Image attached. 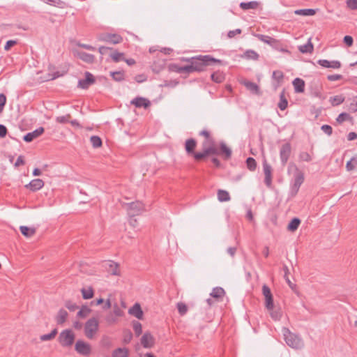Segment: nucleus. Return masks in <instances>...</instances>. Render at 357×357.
<instances>
[{
	"instance_id": "obj_1",
	"label": "nucleus",
	"mask_w": 357,
	"mask_h": 357,
	"mask_svg": "<svg viewBox=\"0 0 357 357\" xmlns=\"http://www.w3.org/2000/svg\"><path fill=\"white\" fill-rule=\"evenodd\" d=\"M192 63L195 72H202L208 66L214 63L222 64V61L211 56V55H199L186 60Z\"/></svg>"
},
{
	"instance_id": "obj_2",
	"label": "nucleus",
	"mask_w": 357,
	"mask_h": 357,
	"mask_svg": "<svg viewBox=\"0 0 357 357\" xmlns=\"http://www.w3.org/2000/svg\"><path fill=\"white\" fill-rule=\"evenodd\" d=\"M202 151L194 153V158L197 161L202 160L210 155L219 154L218 149L215 146L214 139H204L202 144Z\"/></svg>"
},
{
	"instance_id": "obj_3",
	"label": "nucleus",
	"mask_w": 357,
	"mask_h": 357,
	"mask_svg": "<svg viewBox=\"0 0 357 357\" xmlns=\"http://www.w3.org/2000/svg\"><path fill=\"white\" fill-rule=\"evenodd\" d=\"M282 333L289 347L296 349L303 347L304 344L303 340L298 335L292 333L287 328H282Z\"/></svg>"
},
{
	"instance_id": "obj_4",
	"label": "nucleus",
	"mask_w": 357,
	"mask_h": 357,
	"mask_svg": "<svg viewBox=\"0 0 357 357\" xmlns=\"http://www.w3.org/2000/svg\"><path fill=\"white\" fill-rule=\"evenodd\" d=\"M75 338V333L70 329L63 331L58 337V341L63 347H69L73 345Z\"/></svg>"
},
{
	"instance_id": "obj_5",
	"label": "nucleus",
	"mask_w": 357,
	"mask_h": 357,
	"mask_svg": "<svg viewBox=\"0 0 357 357\" xmlns=\"http://www.w3.org/2000/svg\"><path fill=\"white\" fill-rule=\"evenodd\" d=\"M123 206L126 208L128 215L131 218L140 215L144 211V205L139 201L125 203Z\"/></svg>"
},
{
	"instance_id": "obj_6",
	"label": "nucleus",
	"mask_w": 357,
	"mask_h": 357,
	"mask_svg": "<svg viewBox=\"0 0 357 357\" xmlns=\"http://www.w3.org/2000/svg\"><path fill=\"white\" fill-rule=\"evenodd\" d=\"M294 167L296 171V173L294 175V183L291 187V192L294 195H296L298 192L301 184L304 181V174L301 172L297 166L294 163L289 164V167Z\"/></svg>"
},
{
	"instance_id": "obj_7",
	"label": "nucleus",
	"mask_w": 357,
	"mask_h": 357,
	"mask_svg": "<svg viewBox=\"0 0 357 357\" xmlns=\"http://www.w3.org/2000/svg\"><path fill=\"white\" fill-rule=\"evenodd\" d=\"M98 329V321L96 318L89 319L85 324L84 332L86 336L91 339Z\"/></svg>"
},
{
	"instance_id": "obj_8",
	"label": "nucleus",
	"mask_w": 357,
	"mask_h": 357,
	"mask_svg": "<svg viewBox=\"0 0 357 357\" xmlns=\"http://www.w3.org/2000/svg\"><path fill=\"white\" fill-rule=\"evenodd\" d=\"M75 349L79 354L85 356H89L92 351L91 344L81 340L76 342Z\"/></svg>"
},
{
	"instance_id": "obj_9",
	"label": "nucleus",
	"mask_w": 357,
	"mask_h": 357,
	"mask_svg": "<svg viewBox=\"0 0 357 357\" xmlns=\"http://www.w3.org/2000/svg\"><path fill=\"white\" fill-rule=\"evenodd\" d=\"M262 294L265 298L266 307L268 310H272L274 307L273 298L270 288L266 284L262 287Z\"/></svg>"
},
{
	"instance_id": "obj_10",
	"label": "nucleus",
	"mask_w": 357,
	"mask_h": 357,
	"mask_svg": "<svg viewBox=\"0 0 357 357\" xmlns=\"http://www.w3.org/2000/svg\"><path fill=\"white\" fill-rule=\"evenodd\" d=\"M291 146L289 143L282 144L280 150V157L282 165H285L289 158Z\"/></svg>"
},
{
	"instance_id": "obj_11",
	"label": "nucleus",
	"mask_w": 357,
	"mask_h": 357,
	"mask_svg": "<svg viewBox=\"0 0 357 357\" xmlns=\"http://www.w3.org/2000/svg\"><path fill=\"white\" fill-rule=\"evenodd\" d=\"M263 170L265 175L264 183L268 187L272 185V167L264 159L263 162Z\"/></svg>"
},
{
	"instance_id": "obj_12",
	"label": "nucleus",
	"mask_w": 357,
	"mask_h": 357,
	"mask_svg": "<svg viewBox=\"0 0 357 357\" xmlns=\"http://www.w3.org/2000/svg\"><path fill=\"white\" fill-rule=\"evenodd\" d=\"M99 40H102V41L110 43L112 44H118L122 41L123 38L121 36H119L118 34L107 33V34H103V35L100 36L99 38Z\"/></svg>"
},
{
	"instance_id": "obj_13",
	"label": "nucleus",
	"mask_w": 357,
	"mask_h": 357,
	"mask_svg": "<svg viewBox=\"0 0 357 357\" xmlns=\"http://www.w3.org/2000/svg\"><path fill=\"white\" fill-rule=\"evenodd\" d=\"M85 76V79H79L78 82V86L84 89H88L91 84L95 82L93 75L89 72H86Z\"/></svg>"
},
{
	"instance_id": "obj_14",
	"label": "nucleus",
	"mask_w": 357,
	"mask_h": 357,
	"mask_svg": "<svg viewBox=\"0 0 357 357\" xmlns=\"http://www.w3.org/2000/svg\"><path fill=\"white\" fill-rule=\"evenodd\" d=\"M155 340L153 335L146 332L141 338V344L144 348H151L154 345Z\"/></svg>"
},
{
	"instance_id": "obj_15",
	"label": "nucleus",
	"mask_w": 357,
	"mask_h": 357,
	"mask_svg": "<svg viewBox=\"0 0 357 357\" xmlns=\"http://www.w3.org/2000/svg\"><path fill=\"white\" fill-rule=\"evenodd\" d=\"M43 132L44 128L43 127H39L33 132H29L26 135H25L23 137V139L26 142H31L34 139L40 136Z\"/></svg>"
},
{
	"instance_id": "obj_16",
	"label": "nucleus",
	"mask_w": 357,
	"mask_h": 357,
	"mask_svg": "<svg viewBox=\"0 0 357 357\" xmlns=\"http://www.w3.org/2000/svg\"><path fill=\"white\" fill-rule=\"evenodd\" d=\"M130 103L138 108H147L151 105V102L148 99L142 97H137L134 98L133 100H131Z\"/></svg>"
},
{
	"instance_id": "obj_17",
	"label": "nucleus",
	"mask_w": 357,
	"mask_h": 357,
	"mask_svg": "<svg viewBox=\"0 0 357 357\" xmlns=\"http://www.w3.org/2000/svg\"><path fill=\"white\" fill-rule=\"evenodd\" d=\"M317 63L324 68L337 69L341 67V63L338 61H329L326 59H319Z\"/></svg>"
},
{
	"instance_id": "obj_18",
	"label": "nucleus",
	"mask_w": 357,
	"mask_h": 357,
	"mask_svg": "<svg viewBox=\"0 0 357 357\" xmlns=\"http://www.w3.org/2000/svg\"><path fill=\"white\" fill-rule=\"evenodd\" d=\"M76 55L79 59L87 63H93L95 60V56L93 54H88L85 52L77 51Z\"/></svg>"
},
{
	"instance_id": "obj_19",
	"label": "nucleus",
	"mask_w": 357,
	"mask_h": 357,
	"mask_svg": "<svg viewBox=\"0 0 357 357\" xmlns=\"http://www.w3.org/2000/svg\"><path fill=\"white\" fill-rule=\"evenodd\" d=\"M218 155H222L224 159L228 160L231 156V150L229 148L226 144L223 142L220 144V151H218Z\"/></svg>"
},
{
	"instance_id": "obj_20",
	"label": "nucleus",
	"mask_w": 357,
	"mask_h": 357,
	"mask_svg": "<svg viewBox=\"0 0 357 357\" xmlns=\"http://www.w3.org/2000/svg\"><path fill=\"white\" fill-rule=\"evenodd\" d=\"M128 313L139 319H142L143 317V312L139 303H135L130 307L128 310Z\"/></svg>"
},
{
	"instance_id": "obj_21",
	"label": "nucleus",
	"mask_w": 357,
	"mask_h": 357,
	"mask_svg": "<svg viewBox=\"0 0 357 357\" xmlns=\"http://www.w3.org/2000/svg\"><path fill=\"white\" fill-rule=\"evenodd\" d=\"M108 272L113 275H119L120 271L119 269L118 264L115 263L112 261H109L106 263L105 265Z\"/></svg>"
},
{
	"instance_id": "obj_22",
	"label": "nucleus",
	"mask_w": 357,
	"mask_h": 357,
	"mask_svg": "<svg viewBox=\"0 0 357 357\" xmlns=\"http://www.w3.org/2000/svg\"><path fill=\"white\" fill-rule=\"evenodd\" d=\"M44 186V182L40 178L32 180L29 185H26V188H29L32 191H36L41 189Z\"/></svg>"
},
{
	"instance_id": "obj_23",
	"label": "nucleus",
	"mask_w": 357,
	"mask_h": 357,
	"mask_svg": "<svg viewBox=\"0 0 357 357\" xmlns=\"http://www.w3.org/2000/svg\"><path fill=\"white\" fill-rule=\"evenodd\" d=\"M243 84L252 93L256 95L261 94L259 87L257 84L248 80L244 81Z\"/></svg>"
},
{
	"instance_id": "obj_24",
	"label": "nucleus",
	"mask_w": 357,
	"mask_h": 357,
	"mask_svg": "<svg viewBox=\"0 0 357 357\" xmlns=\"http://www.w3.org/2000/svg\"><path fill=\"white\" fill-rule=\"evenodd\" d=\"M293 86L296 93H303L305 90V82L301 78L294 79Z\"/></svg>"
},
{
	"instance_id": "obj_25",
	"label": "nucleus",
	"mask_w": 357,
	"mask_h": 357,
	"mask_svg": "<svg viewBox=\"0 0 357 357\" xmlns=\"http://www.w3.org/2000/svg\"><path fill=\"white\" fill-rule=\"evenodd\" d=\"M196 145H197V142L194 139L191 138V139H187L185 141V149L187 153L194 155V153H195L194 152V150L196 147Z\"/></svg>"
},
{
	"instance_id": "obj_26",
	"label": "nucleus",
	"mask_w": 357,
	"mask_h": 357,
	"mask_svg": "<svg viewBox=\"0 0 357 357\" xmlns=\"http://www.w3.org/2000/svg\"><path fill=\"white\" fill-rule=\"evenodd\" d=\"M225 294V291L224 289L218 287L213 289L210 296L218 301L220 299L222 298Z\"/></svg>"
},
{
	"instance_id": "obj_27",
	"label": "nucleus",
	"mask_w": 357,
	"mask_h": 357,
	"mask_svg": "<svg viewBox=\"0 0 357 357\" xmlns=\"http://www.w3.org/2000/svg\"><path fill=\"white\" fill-rule=\"evenodd\" d=\"M259 2L257 1H252L250 2H241L239 6L241 9L247 10L250 9H257L259 8Z\"/></svg>"
},
{
	"instance_id": "obj_28",
	"label": "nucleus",
	"mask_w": 357,
	"mask_h": 357,
	"mask_svg": "<svg viewBox=\"0 0 357 357\" xmlns=\"http://www.w3.org/2000/svg\"><path fill=\"white\" fill-rule=\"evenodd\" d=\"M68 316V313L66 310L60 309L55 318L57 324L62 325L66 321Z\"/></svg>"
},
{
	"instance_id": "obj_29",
	"label": "nucleus",
	"mask_w": 357,
	"mask_h": 357,
	"mask_svg": "<svg viewBox=\"0 0 357 357\" xmlns=\"http://www.w3.org/2000/svg\"><path fill=\"white\" fill-rule=\"evenodd\" d=\"M20 230L21 233L22 234V235H24V236H26L27 238H29V237L33 236L36 233L35 228H31V227H29L26 226H20Z\"/></svg>"
},
{
	"instance_id": "obj_30",
	"label": "nucleus",
	"mask_w": 357,
	"mask_h": 357,
	"mask_svg": "<svg viewBox=\"0 0 357 357\" xmlns=\"http://www.w3.org/2000/svg\"><path fill=\"white\" fill-rule=\"evenodd\" d=\"M217 195L220 202H229L231 199L229 192L224 190H218Z\"/></svg>"
},
{
	"instance_id": "obj_31",
	"label": "nucleus",
	"mask_w": 357,
	"mask_h": 357,
	"mask_svg": "<svg viewBox=\"0 0 357 357\" xmlns=\"http://www.w3.org/2000/svg\"><path fill=\"white\" fill-rule=\"evenodd\" d=\"M294 13L298 15L312 16L315 15L316 10L312 8L296 10Z\"/></svg>"
},
{
	"instance_id": "obj_32",
	"label": "nucleus",
	"mask_w": 357,
	"mask_h": 357,
	"mask_svg": "<svg viewBox=\"0 0 357 357\" xmlns=\"http://www.w3.org/2000/svg\"><path fill=\"white\" fill-rule=\"evenodd\" d=\"M298 50L302 53H311L313 51V45L310 38L306 44L299 46Z\"/></svg>"
},
{
	"instance_id": "obj_33",
	"label": "nucleus",
	"mask_w": 357,
	"mask_h": 357,
	"mask_svg": "<svg viewBox=\"0 0 357 357\" xmlns=\"http://www.w3.org/2000/svg\"><path fill=\"white\" fill-rule=\"evenodd\" d=\"M113 357H128V350L126 348H118L114 350L112 353Z\"/></svg>"
},
{
	"instance_id": "obj_34",
	"label": "nucleus",
	"mask_w": 357,
	"mask_h": 357,
	"mask_svg": "<svg viewBox=\"0 0 357 357\" xmlns=\"http://www.w3.org/2000/svg\"><path fill=\"white\" fill-rule=\"evenodd\" d=\"M242 57L245 58L246 59L257 61L259 59V54L252 50H248L244 52Z\"/></svg>"
},
{
	"instance_id": "obj_35",
	"label": "nucleus",
	"mask_w": 357,
	"mask_h": 357,
	"mask_svg": "<svg viewBox=\"0 0 357 357\" xmlns=\"http://www.w3.org/2000/svg\"><path fill=\"white\" fill-rule=\"evenodd\" d=\"M257 37V38L261 40V42H264L265 43H267V44H269L271 45H273V44H275L276 43V40L268 36H266V35H262V34H257L256 36Z\"/></svg>"
},
{
	"instance_id": "obj_36",
	"label": "nucleus",
	"mask_w": 357,
	"mask_h": 357,
	"mask_svg": "<svg viewBox=\"0 0 357 357\" xmlns=\"http://www.w3.org/2000/svg\"><path fill=\"white\" fill-rule=\"evenodd\" d=\"M287 105L288 101L285 98L284 91H282L280 95V102H278V106L281 110H284L287 107Z\"/></svg>"
},
{
	"instance_id": "obj_37",
	"label": "nucleus",
	"mask_w": 357,
	"mask_h": 357,
	"mask_svg": "<svg viewBox=\"0 0 357 357\" xmlns=\"http://www.w3.org/2000/svg\"><path fill=\"white\" fill-rule=\"evenodd\" d=\"M301 220L297 218H293L289 223L287 229L291 231H296L300 225Z\"/></svg>"
},
{
	"instance_id": "obj_38",
	"label": "nucleus",
	"mask_w": 357,
	"mask_h": 357,
	"mask_svg": "<svg viewBox=\"0 0 357 357\" xmlns=\"http://www.w3.org/2000/svg\"><path fill=\"white\" fill-rule=\"evenodd\" d=\"M351 120H352V117L348 113H346V112H342V113L340 114L336 119V121L339 124H341L344 121H351Z\"/></svg>"
},
{
	"instance_id": "obj_39",
	"label": "nucleus",
	"mask_w": 357,
	"mask_h": 357,
	"mask_svg": "<svg viewBox=\"0 0 357 357\" xmlns=\"http://www.w3.org/2000/svg\"><path fill=\"white\" fill-rule=\"evenodd\" d=\"M82 297L84 299H90L93 296V289L92 287H89L87 289L83 288L81 290Z\"/></svg>"
},
{
	"instance_id": "obj_40",
	"label": "nucleus",
	"mask_w": 357,
	"mask_h": 357,
	"mask_svg": "<svg viewBox=\"0 0 357 357\" xmlns=\"http://www.w3.org/2000/svg\"><path fill=\"white\" fill-rule=\"evenodd\" d=\"M357 166V155H355L351 158L346 164V169L347 171H351L355 169Z\"/></svg>"
},
{
	"instance_id": "obj_41",
	"label": "nucleus",
	"mask_w": 357,
	"mask_h": 357,
	"mask_svg": "<svg viewBox=\"0 0 357 357\" xmlns=\"http://www.w3.org/2000/svg\"><path fill=\"white\" fill-rule=\"evenodd\" d=\"M211 79L216 83H221L225 79V75L220 72H215L211 75Z\"/></svg>"
},
{
	"instance_id": "obj_42",
	"label": "nucleus",
	"mask_w": 357,
	"mask_h": 357,
	"mask_svg": "<svg viewBox=\"0 0 357 357\" xmlns=\"http://www.w3.org/2000/svg\"><path fill=\"white\" fill-rule=\"evenodd\" d=\"M272 77L273 79H275L278 82V84H277V86H275V87H277L280 84V83L282 81L283 77H284V74L280 70H275L273 72Z\"/></svg>"
},
{
	"instance_id": "obj_43",
	"label": "nucleus",
	"mask_w": 357,
	"mask_h": 357,
	"mask_svg": "<svg viewBox=\"0 0 357 357\" xmlns=\"http://www.w3.org/2000/svg\"><path fill=\"white\" fill-rule=\"evenodd\" d=\"M344 101V98L341 95L331 97L330 99V102L333 106L339 105L341 103H342Z\"/></svg>"
},
{
	"instance_id": "obj_44",
	"label": "nucleus",
	"mask_w": 357,
	"mask_h": 357,
	"mask_svg": "<svg viewBox=\"0 0 357 357\" xmlns=\"http://www.w3.org/2000/svg\"><path fill=\"white\" fill-rule=\"evenodd\" d=\"M90 142L93 148H99L102 146V140L98 136H91L90 138Z\"/></svg>"
},
{
	"instance_id": "obj_45",
	"label": "nucleus",
	"mask_w": 357,
	"mask_h": 357,
	"mask_svg": "<svg viewBox=\"0 0 357 357\" xmlns=\"http://www.w3.org/2000/svg\"><path fill=\"white\" fill-rule=\"evenodd\" d=\"M110 57L114 62H119L124 60V54L118 52H114L110 54Z\"/></svg>"
},
{
	"instance_id": "obj_46",
	"label": "nucleus",
	"mask_w": 357,
	"mask_h": 357,
	"mask_svg": "<svg viewBox=\"0 0 357 357\" xmlns=\"http://www.w3.org/2000/svg\"><path fill=\"white\" fill-rule=\"evenodd\" d=\"M110 75L115 81L117 82L124 79V73L123 71L111 72Z\"/></svg>"
},
{
	"instance_id": "obj_47",
	"label": "nucleus",
	"mask_w": 357,
	"mask_h": 357,
	"mask_svg": "<svg viewBox=\"0 0 357 357\" xmlns=\"http://www.w3.org/2000/svg\"><path fill=\"white\" fill-rule=\"evenodd\" d=\"M177 72L179 73H191L195 72L192 66V63H190L189 65H185L181 67H179L177 70Z\"/></svg>"
},
{
	"instance_id": "obj_48",
	"label": "nucleus",
	"mask_w": 357,
	"mask_h": 357,
	"mask_svg": "<svg viewBox=\"0 0 357 357\" xmlns=\"http://www.w3.org/2000/svg\"><path fill=\"white\" fill-rule=\"evenodd\" d=\"M57 334V329L54 328L50 333L45 334L40 336V340L42 341H48L52 340L55 337Z\"/></svg>"
},
{
	"instance_id": "obj_49",
	"label": "nucleus",
	"mask_w": 357,
	"mask_h": 357,
	"mask_svg": "<svg viewBox=\"0 0 357 357\" xmlns=\"http://www.w3.org/2000/svg\"><path fill=\"white\" fill-rule=\"evenodd\" d=\"M91 312V309L87 306H82L80 310L77 312L79 317L84 318L87 317Z\"/></svg>"
},
{
	"instance_id": "obj_50",
	"label": "nucleus",
	"mask_w": 357,
	"mask_h": 357,
	"mask_svg": "<svg viewBox=\"0 0 357 357\" xmlns=\"http://www.w3.org/2000/svg\"><path fill=\"white\" fill-rule=\"evenodd\" d=\"M246 164H247L248 168L250 171L255 170V169L257 167V162H256L255 160L253 158H251V157L248 158L247 160H246Z\"/></svg>"
},
{
	"instance_id": "obj_51",
	"label": "nucleus",
	"mask_w": 357,
	"mask_h": 357,
	"mask_svg": "<svg viewBox=\"0 0 357 357\" xmlns=\"http://www.w3.org/2000/svg\"><path fill=\"white\" fill-rule=\"evenodd\" d=\"M133 330L137 336H139L142 333V324L137 321H133L132 323Z\"/></svg>"
},
{
	"instance_id": "obj_52",
	"label": "nucleus",
	"mask_w": 357,
	"mask_h": 357,
	"mask_svg": "<svg viewBox=\"0 0 357 357\" xmlns=\"http://www.w3.org/2000/svg\"><path fill=\"white\" fill-rule=\"evenodd\" d=\"M132 338V334L130 330L123 331V342L124 344H128Z\"/></svg>"
},
{
	"instance_id": "obj_53",
	"label": "nucleus",
	"mask_w": 357,
	"mask_h": 357,
	"mask_svg": "<svg viewBox=\"0 0 357 357\" xmlns=\"http://www.w3.org/2000/svg\"><path fill=\"white\" fill-rule=\"evenodd\" d=\"M177 309L181 316L185 314L188 311L187 305L181 302L177 303Z\"/></svg>"
},
{
	"instance_id": "obj_54",
	"label": "nucleus",
	"mask_w": 357,
	"mask_h": 357,
	"mask_svg": "<svg viewBox=\"0 0 357 357\" xmlns=\"http://www.w3.org/2000/svg\"><path fill=\"white\" fill-rule=\"evenodd\" d=\"M284 278L286 282H287V284H289V287L293 289L296 285L294 284L291 282V280H289V277H288L289 268H288V267L287 266H284Z\"/></svg>"
},
{
	"instance_id": "obj_55",
	"label": "nucleus",
	"mask_w": 357,
	"mask_h": 357,
	"mask_svg": "<svg viewBox=\"0 0 357 357\" xmlns=\"http://www.w3.org/2000/svg\"><path fill=\"white\" fill-rule=\"evenodd\" d=\"M298 158L300 160L305 161V162H310L312 160V157L310 155L305 151L301 152L299 153Z\"/></svg>"
},
{
	"instance_id": "obj_56",
	"label": "nucleus",
	"mask_w": 357,
	"mask_h": 357,
	"mask_svg": "<svg viewBox=\"0 0 357 357\" xmlns=\"http://www.w3.org/2000/svg\"><path fill=\"white\" fill-rule=\"evenodd\" d=\"M70 118L71 116L68 114L65 116H57L56 121L59 123H66L70 121Z\"/></svg>"
},
{
	"instance_id": "obj_57",
	"label": "nucleus",
	"mask_w": 357,
	"mask_h": 357,
	"mask_svg": "<svg viewBox=\"0 0 357 357\" xmlns=\"http://www.w3.org/2000/svg\"><path fill=\"white\" fill-rule=\"evenodd\" d=\"M105 320L108 324H112L116 322L117 317H116V315L114 314V313L110 312L106 316Z\"/></svg>"
},
{
	"instance_id": "obj_58",
	"label": "nucleus",
	"mask_w": 357,
	"mask_h": 357,
	"mask_svg": "<svg viewBox=\"0 0 357 357\" xmlns=\"http://www.w3.org/2000/svg\"><path fill=\"white\" fill-rule=\"evenodd\" d=\"M321 130L325 132L326 134H327L328 135H331L332 132H333V128L331 126L329 125H323L321 127Z\"/></svg>"
},
{
	"instance_id": "obj_59",
	"label": "nucleus",
	"mask_w": 357,
	"mask_h": 357,
	"mask_svg": "<svg viewBox=\"0 0 357 357\" xmlns=\"http://www.w3.org/2000/svg\"><path fill=\"white\" fill-rule=\"evenodd\" d=\"M270 311V314H271V317L274 319V320H279L281 317V313L280 311H278V310H273V309L272 310H269Z\"/></svg>"
},
{
	"instance_id": "obj_60",
	"label": "nucleus",
	"mask_w": 357,
	"mask_h": 357,
	"mask_svg": "<svg viewBox=\"0 0 357 357\" xmlns=\"http://www.w3.org/2000/svg\"><path fill=\"white\" fill-rule=\"evenodd\" d=\"M6 102V97L3 93L0 94V114L3 112Z\"/></svg>"
},
{
	"instance_id": "obj_61",
	"label": "nucleus",
	"mask_w": 357,
	"mask_h": 357,
	"mask_svg": "<svg viewBox=\"0 0 357 357\" xmlns=\"http://www.w3.org/2000/svg\"><path fill=\"white\" fill-rule=\"evenodd\" d=\"M347 5L351 10H357V0H347Z\"/></svg>"
},
{
	"instance_id": "obj_62",
	"label": "nucleus",
	"mask_w": 357,
	"mask_h": 357,
	"mask_svg": "<svg viewBox=\"0 0 357 357\" xmlns=\"http://www.w3.org/2000/svg\"><path fill=\"white\" fill-rule=\"evenodd\" d=\"M65 306L70 310V311H74L78 307L76 305V304L73 303V302L68 301L65 303Z\"/></svg>"
},
{
	"instance_id": "obj_63",
	"label": "nucleus",
	"mask_w": 357,
	"mask_h": 357,
	"mask_svg": "<svg viewBox=\"0 0 357 357\" xmlns=\"http://www.w3.org/2000/svg\"><path fill=\"white\" fill-rule=\"evenodd\" d=\"M349 109L351 112L357 111V96L353 100L349 106Z\"/></svg>"
},
{
	"instance_id": "obj_64",
	"label": "nucleus",
	"mask_w": 357,
	"mask_h": 357,
	"mask_svg": "<svg viewBox=\"0 0 357 357\" xmlns=\"http://www.w3.org/2000/svg\"><path fill=\"white\" fill-rule=\"evenodd\" d=\"M114 314L116 315V317H119L123 315V311L120 309V307L118 306V305H114L113 312Z\"/></svg>"
}]
</instances>
